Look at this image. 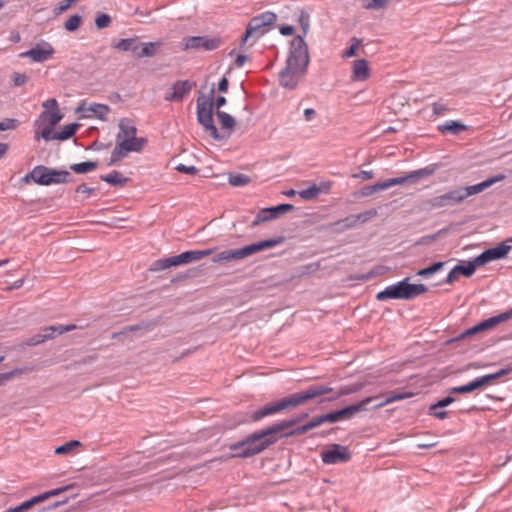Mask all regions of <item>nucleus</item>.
<instances>
[{"label": "nucleus", "mask_w": 512, "mask_h": 512, "mask_svg": "<svg viewBox=\"0 0 512 512\" xmlns=\"http://www.w3.org/2000/svg\"><path fill=\"white\" fill-rule=\"evenodd\" d=\"M389 4V0H365L364 8L368 10L384 9Z\"/></svg>", "instance_id": "41"}, {"label": "nucleus", "mask_w": 512, "mask_h": 512, "mask_svg": "<svg viewBox=\"0 0 512 512\" xmlns=\"http://www.w3.org/2000/svg\"><path fill=\"white\" fill-rule=\"evenodd\" d=\"M247 61H248V57L246 55L239 54V55H237V57L235 59V65L237 67H242Z\"/></svg>", "instance_id": "63"}, {"label": "nucleus", "mask_w": 512, "mask_h": 512, "mask_svg": "<svg viewBox=\"0 0 512 512\" xmlns=\"http://www.w3.org/2000/svg\"><path fill=\"white\" fill-rule=\"evenodd\" d=\"M15 374H19V372L18 371H12V372H9V373H2V374H0V385L4 384L6 381L12 379Z\"/></svg>", "instance_id": "58"}, {"label": "nucleus", "mask_w": 512, "mask_h": 512, "mask_svg": "<svg viewBox=\"0 0 512 512\" xmlns=\"http://www.w3.org/2000/svg\"><path fill=\"white\" fill-rule=\"evenodd\" d=\"M12 80L15 86H22L28 81V77L22 73H14Z\"/></svg>", "instance_id": "49"}, {"label": "nucleus", "mask_w": 512, "mask_h": 512, "mask_svg": "<svg viewBox=\"0 0 512 512\" xmlns=\"http://www.w3.org/2000/svg\"><path fill=\"white\" fill-rule=\"evenodd\" d=\"M466 129L467 127L464 124L453 120L447 121L444 124L438 126V130L443 134H459L460 132L465 131Z\"/></svg>", "instance_id": "30"}, {"label": "nucleus", "mask_w": 512, "mask_h": 512, "mask_svg": "<svg viewBox=\"0 0 512 512\" xmlns=\"http://www.w3.org/2000/svg\"><path fill=\"white\" fill-rule=\"evenodd\" d=\"M511 371H512V368L501 369L500 371H498L496 373L484 375L482 377L476 378L475 380L471 381L470 383H468L466 385L452 388L451 393H459V394L470 393L474 390H477L484 386L490 385L495 379L505 376V375L509 374Z\"/></svg>", "instance_id": "15"}, {"label": "nucleus", "mask_w": 512, "mask_h": 512, "mask_svg": "<svg viewBox=\"0 0 512 512\" xmlns=\"http://www.w3.org/2000/svg\"><path fill=\"white\" fill-rule=\"evenodd\" d=\"M81 446V442L78 440H71L61 446L55 448V454L57 455H69L72 454L76 448Z\"/></svg>", "instance_id": "34"}, {"label": "nucleus", "mask_w": 512, "mask_h": 512, "mask_svg": "<svg viewBox=\"0 0 512 512\" xmlns=\"http://www.w3.org/2000/svg\"><path fill=\"white\" fill-rule=\"evenodd\" d=\"M432 172H433V170H431L429 168L419 169V170L410 172L407 175L402 176V177L390 178L383 182H378L374 185L364 186L361 189L360 194L363 197H369L378 191H383V190L389 189L392 186L402 185L407 182H415L416 180H418L424 176L430 175Z\"/></svg>", "instance_id": "10"}, {"label": "nucleus", "mask_w": 512, "mask_h": 512, "mask_svg": "<svg viewBox=\"0 0 512 512\" xmlns=\"http://www.w3.org/2000/svg\"><path fill=\"white\" fill-rule=\"evenodd\" d=\"M161 46V42H147L139 45V49L136 52V57H152L156 54L158 48Z\"/></svg>", "instance_id": "29"}, {"label": "nucleus", "mask_w": 512, "mask_h": 512, "mask_svg": "<svg viewBox=\"0 0 512 512\" xmlns=\"http://www.w3.org/2000/svg\"><path fill=\"white\" fill-rule=\"evenodd\" d=\"M219 38H208L203 36L187 37L183 40V49H203L206 51L217 49L220 46Z\"/></svg>", "instance_id": "16"}, {"label": "nucleus", "mask_w": 512, "mask_h": 512, "mask_svg": "<svg viewBox=\"0 0 512 512\" xmlns=\"http://www.w3.org/2000/svg\"><path fill=\"white\" fill-rule=\"evenodd\" d=\"M454 398L451 397V396H447L445 397L444 399L438 401L437 403L433 404L432 405V409H440V408H444L450 404H452L454 402Z\"/></svg>", "instance_id": "50"}, {"label": "nucleus", "mask_w": 512, "mask_h": 512, "mask_svg": "<svg viewBox=\"0 0 512 512\" xmlns=\"http://www.w3.org/2000/svg\"><path fill=\"white\" fill-rule=\"evenodd\" d=\"M510 319H512V309H510L506 312H503L497 316H494L487 320L482 321L481 323L475 325L474 327L466 330L462 334V337L474 335L476 333L491 329V328L499 325L500 323L508 321Z\"/></svg>", "instance_id": "17"}, {"label": "nucleus", "mask_w": 512, "mask_h": 512, "mask_svg": "<svg viewBox=\"0 0 512 512\" xmlns=\"http://www.w3.org/2000/svg\"><path fill=\"white\" fill-rule=\"evenodd\" d=\"M217 117L221 127L224 129L232 130L236 125L235 119L226 112L218 111Z\"/></svg>", "instance_id": "38"}, {"label": "nucleus", "mask_w": 512, "mask_h": 512, "mask_svg": "<svg viewBox=\"0 0 512 512\" xmlns=\"http://www.w3.org/2000/svg\"><path fill=\"white\" fill-rule=\"evenodd\" d=\"M427 292V287L424 284H411L409 278H405L396 284L387 286L383 291L376 295L379 301L388 299H413L419 295Z\"/></svg>", "instance_id": "7"}, {"label": "nucleus", "mask_w": 512, "mask_h": 512, "mask_svg": "<svg viewBox=\"0 0 512 512\" xmlns=\"http://www.w3.org/2000/svg\"><path fill=\"white\" fill-rule=\"evenodd\" d=\"M354 177L361 178L362 180H370L374 177L373 171H360L358 174H355Z\"/></svg>", "instance_id": "56"}, {"label": "nucleus", "mask_w": 512, "mask_h": 512, "mask_svg": "<svg viewBox=\"0 0 512 512\" xmlns=\"http://www.w3.org/2000/svg\"><path fill=\"white\" fill-rule=\"evenodd\" d=\"M280 33L284 36H290L294 33V28L292 26L286 25L280 28Z\"/></svg>", "instance_id": "64"}, {"label": "nucleus", "mask_w": 512, "mask_h": 512, "mask_svg": "<svg viewBox=\"0 0 512 512\" xmlns=\"http://www.w3.org/2000/svg\"><path fill=\"white\" fill-rule=\"evenodd\" d=\"M429 414L438 419H445L447 417L446 411H442L440 409H432V405L429 407Z\"/></svg>", "instance_id": "53"}, {"label": "nucleus", "mask_w": 512, "mask_h": 512, "mask_svg": "<svg viewBox=\"0 0 512 512\" xmlns=\"http://www.w3.org/2000/svg\"><path fill=\"white\" fill-rule=\"evenodd\" d=\"M82 23V17L79 15H72L68 18V20L65 22V29L67 31H75L77 30Z\"/></svg>", "instance_id": "42"}, {"label": "nucleus", "mask_w": 512, "mask_h": 512, "mask_svg": "<svg viewBox=\"0 0 512 512\" xmlns=\"http://www.w3.org/2000/svg\"><path fill=\"white\" fill-rule=\"evenodd\" d=\"M214 107V89L210 94L200 95L197 98V120L203 126L204 130L215 140L220 139V135L214 124L213 119Z\"/></svg>", "instance_id": "8"}, {"label": "nucleus", "mask_w": 512, "mask_h": 512, "mask_svg": "<svg viewBox=\"0 0 512 512\" xmlns=\"http://www.w3.org/2000/svg\"><path fill=\"white\" fill-rule=\"evenodd\" d=\"M309 64L307 44L301 36H297L291 43V51L287 59L286 67L280 73V84L289 89L297 86L304 76Z\"/></svg>", "instance_id": "2"}, {"label": "nucleus", "mask_w": 512, "mask_h": 512, "mask_svg": "<svg viewBox=\"0 0 512 512\" xmlns=\"http://www.w3.org/2000/svg\"><path fill=\"white\" fill-rule=\"evenodd\" d=\"M276 19V14L270 11L253 17L250 20L245 35L242 38L243 43H246L250 38H259L264 33V29L272 25Z\"/></svg>", "instance_id": "12"}, {"label": "nucleus", "mask_w": 512, "mask_h": 512, "mask_svg": "<svg viewBox=\"0 0 512 512\" xmlns=\"http://www.w3.org/2000/svg\"><path fill=\"white\" fill-rule=\"evenodd\" d=\"M79 126L80 125L77 123L65 125L59 133L54 135V139L63 141L71 138L76 133Z\"/></svg>", "instance_id": "33"}, {"label": "nucleus", "mask_w": 512, "mask_h": 512, "mask_svg": "<svg viewBox=\"0 0 512 512\" xmlns=\"http://www.w3.org/2000/svg\"><path fill=\"white\" fill-rule=\"evenodd\" d=\"M229 82L226 77H223L220 82L218 83V90L219 92L225 93L228 90Z\"/></svg>", "instance_id": "60"}, {"label": "nucleus", "mask_w": 512, "mask_h": 512, "mask_svg": "<svg viewBox=\"0 0 512 512\" xmlns=\"http://www.w3.org/2000/svg\"><path fill=\"white\" fill-rule=\"evenodd\" d=\"M69 173L66 171H56L45 166H36L31 171V177H34V183L48 186L54 183H65Z\"/></svg>", "instance_id": "13"}, {"label": "nucleus", "mask_w": 512, "mask_h": 512, "mask_svg": "<svg viewBox=\"0 0 512 512\" xmlns=\"http://www.w3.org/2000/svg\"><path fill=\"white\" fill-rule=\"evenodd\" d=\"M77 1L78 0H63L62 2H60L59 6L55 10L56 14H61L64 11L68 10Z\"/></svg>", "instance_id": "48"}, {"label": "nucleus", "mask_w": 512, "mask_h": 512, "mask_svg": "<svg viewBox=\"0 0 512 512\" xmlns=\"http://www.w3.org/2000/svg\"><path fill=\"white\" fill-rule=\"evenodd\" d=\"M350 47L343 53V58H351L357 55L359 47L362 45V41L356 37L351 39Z\"/></svg>", "instance_id": "40"}, {"label": "nucleus", "mask_w": 512, "mask_h": 512, "mask_svg": "<svg viewBox=\"0 0 512 512\" xmlns=\"http://www.w3.org/2000/svg\"><path fill=\"white\" fill-rule=\"evenodd\" d=\"M447 111H448V109L445 106L438 104V103L433 104V114L435 116L443 115Z\"/></svg>", "instance_id": "54"}, {"label": "nucleus", "mask_w": 512, "mask_h": 512, "mask_svg": "<svg viewBox=\"0 0 512 512\" xmlns=\"http://www.w3.org/2000/svg\"><path fill=\"white\" fill-rule=\"evenodd\" d=\"M299 21L303 28L304 34H306L309 28V17L307 15H301Z\"/></svg>", "instance_id": "62"}, {"label": "nucleus", "mask_w": 512, "mask_h": 512, "mask_svg": "<svg viewBox=\"0 0 512 512\" xmlns=\"http://www.w3.org/2000/svg\"><path fill=\"white\" fill-rule=\"evenodd\" d=\"M363 387H364L363 383H354L349 386H343L338 390L337 394L333 398H330L329 400H334V399L340 398L342 396L356 393V392L360 391Z\"/></svg>", "instance_id": "36"}, {"label": "nucleus", "mask_w": 512, "mask_h": 512, "mask_svg": "<svg viewBox=\"0 0 512 512\" xmlns=\"http://www.w3.org/2000/svg\"><path fill=\"white\" fill-rule=\"evenodd\" d=\"M192 88L193 84L188 80L177 81L172 85L171 92L165 94L164 99L170 102H181Z\"/></svg>", "instance_id": "22"}, {"label": "nucleus", "mask_w": 512, "mask_h": 512, "mask_svg": "<svg viewBox=\"0 0 512 512\" xmlns=\"http://www.w3.org/2000/svg\"><path fill=\"white\" fill-rule=\"evenodd\" d=\"M332 187L331 181H322L319 185L313 184L307 189L298 191V195L303 200H312L318 197L320 193H327Z\"/></svg>", "instance_id": "25"}, {"label": "nucleus", "mask_w": 512, "mask_h": 512, "mask_svg": "<svg viewBox=\"0 0 512 512\" xmlns=\"http://www.w3.org/2000/svg\"><path fill=\"white\" fill-rule=\"evenodd\" d=\"M377 399H378V396L367 397V398L361 400L360 402H358L357 404L347 406V407H345L341 410L335 411V412L317 416V417H315L316 424H317V426H320L326 422L334 423L337 421L350 419L358 412L367 411L368 410L367 405Z\"/></svg>", "instance_id": "11"}, {"label": "nucleus", "mask_w": 512, "mask_h": 512, "mask_svg": "<svg viewBox=\"0 0 512 512\" xmlns=\"http://www.w3.org/2000/svg\"><path fill=\"white\" fill-rule=\"evenodd\" d=\"M42 106L44 111L40 114L41 121L48 123L50 126H55L61 121L63 115L55 98L46 100Z\"/></svg>", "instance_id": "19"}, {"label": "nucleus", "mask_w": 512, "mask_h": 512, "mask_svg": "<svg viewBox=\"0 0 512 512\" xmlns=\"http://www.w3.org/2000/svg\"><path fill=\"white\" fill-rule=\"evenodd\" d=\"M294 423L295 421H284L275 424L267 429L253 433L240 442L232 444L230 449L234 451V456L241 458H248L259 454L277 441V433L289 428Z\"/></svg>", "instance_id": "1"}, {"label": "nucleus", "mask_w": 512, "mask_h": 512, "mask_svg": "<svg viewBox=\"0 0 512 512\" xmlns=\"http://www.w3.org/2000/svg\"><path fill=\"white\" fill-rule=\"evenodd\" d=\"M76 192L79 194L91 195L94 192L93 188L88 187L85 184H81L77 187Z\"/></svg>", "instance_id": "55"}, {"label": "nucleus", "mask_w": 512, "mask_h": 512, "mask_svg": "<svg viewBox=\"0 0 512 512\" xmlns=\"http://www.w3.org/2000/svg\"><path fill=\"white\" fill-rule=\"evenodd\" d=\"M318 427L316 424L315 418H313L310 422L307 424L296 428L293 432H291L289 435H300L308 432L309 430H312L314 428Z\"/></svg>", "instance_id": "45"}, {"label": "nucleus", "mask_w": 512, "mask_h": 512, "mask_svg": "<svg viewBox=\"0 0 512 512\" xmlns=\"http://www.w3.org/2000/svg\"><path fill=\"white\" fill-rule=\"evenodd\" d=\"M510 250V245H507L506 243H501L500 245L494 248L487 249L483 253L478 255L476 264H481V266H483L491 261L503 259L508 255Z\"/></svg>", "instance_id": "20"}, {"label": "nucleus", "mask_w": 512, "mask_h": 512, "mask_svg": "<svg viewBox=\"0 0 512 512\" xmlns=\"http://www.w3.org/2000/svg\"><path fill=\"white\" fill-rule=\"evenodd\" d=\"M16 128V120L14 119H6L0 122V132L6 130H12Z\"/></svg>", "instance_id": "51"}, {"label": "nucleus", "mask_w": 512, "mask_h": 512, "mask_svg": "<svg viewBox=\"0 0 512 512\" xmlns=\"http://www.w3.org/2000/svg\"><path fill=\"white\" fill-rule=\"evenodd\" d=\"M293 209L291 204H281L276 207L262 209L256 216L252 226H257L262 222H266L278 217L279 214L288 212Z\"/></svg>", "instance_id": "23"}, {"label": "nucleus", "mask_w": 512, "mask_h": 512, "mask_svg": "<svg viewBox=\"0 0 512 512\" xmlns=\"http://www.w3.org/2000/svg\"><path fill=\"white\" fill-rule=\"evenodd\" d=\"M369 77L370 69L367 60H355L352 64L351 79L353 81H366Z\"/></svg>", "instance_id": "26"}, {"label": "nucleus", "mask_w": 512, "mask_h": 512, "mask_svg": "<svg viewBox=\"0 0 512 512\" xmlns=\"http://www.w3.org/2000/svg\"><path fill=\"white\" fill-rule=\"evenodd\" d=\"M476 263H477V257H475L472 261H469L465 264L456 265L455 267H456L459 275H464L466 277H470L474 274L476 268L481 266V264H476Z\"/></svg>", "instance_id": "31"}, {"label": "nucleus", "mask_w": 512, "mask_h": 512, "mask_svg": "<svg viewBox=\"0 0 512 512\" xmlns=\"http://www.w3.org/2000/svg\"><path fill=\"white\" fill-rule=\"evenodd\" d=\"M374 215H375V212H372V211L367 212L365 214L351 215L343 220L336 222L334 225L339 226L340 229H348V228L354 227L359 222L367 221L370 217H372Z\"/></svg>", "instance_id": "27"}, {"label": "nucleus", "mask_w": 512, "mask_h": 512, "mask_svg": "<svg viewBox=\"0 0 512 512\" xmlns=\"http://www.w3.org/2000/svg\"><path fill=\"white\" fill-rule=\"evenodd\" d=\"M443 265H444L443 262H436L433 265H431L430 267L419 270L417 272V275L423 276V277L431 276L432 274L438 272L443 267Z\"/></svg>", "instance_id": "44"}, {"label": "nucleus", "mask_w": 512, "mask_h": 512, "mask_svg": "<svg viewBox=\"0 0 512 512\" xmlns=\"http://www.w3.org/2000/svg\"><path fill=\"white\" fill-rule=\"evenodd\" d=\"M97 163L92 161L81 162L71 166V169L77 174H84L96 169Z\"/></svg>", "instance_id": "39"}, {"label": "nucleus", "mask_w": 512, "mask_h": 512, "mask_svg": "<svg viewBox=\"0 0 512 512\" xmlns=\"http://www.w3.org/2000/svg\"><path fill=\"white\" fill-rule=\"evenodd\" d=\"M175 169L179 172L190 174V175H194L197 173V168L195 166H186L184 164H179L176 166Z\"/></svg>", "instance_id": "52"}, {"label": "nucleus", "mask_w": 512, "mask_h": 512, "mask_svg": "<svg viewBox=\"0 0 512 512\" xmlns=\"http://www.w3.org/2000/svg\"><path fill=\"white\" fill-rule=\"evenodd\" d=\"M66 490H67V487H65V488H57V489L45 492V493H43L41 495H37V496H35V497H33V498L23 502L19 506H16L14 508H9V509H7L4 512H23V511H26V510L32 508L34 505L39 504V503L49 499L50 497L57 496V495L61 494L62 492L66 491Z\"/></svg>", "instance_id": "21"}, {"label": "nucleus", "mask_w": 512, "mask_h": 512, "mask_svg": "<svg viewBox=\"0 0 512 512\" xmlns=\"http://www.w3.org/2000/svg\"><path fill=\"white\" fill-rule=\"evenodd\" d=\"M52 127L53 126H47L45 128H43V130L41 131V134L40 136L45 139V140H50V139H54V136H52Z\"/></svg>", "instance_id": "57"}, {"label": "nucleus", "mask_w": 512, "mask_h": 512, "mask_svg": "<svg viewBox=\"0 0 512 512\" xmlns=\"http://www.w3.org/2000/svg\"><path fill=\"white\" fill-rule=\"evenodd\" d=\"M505 176L500 174L494 177H491L481 183H478L476 185L464 187V188H457L454 190H451L443 195H439L436 197H433L428 201L429 205L432 208H443L447 206H454L461 202H463L466 198L469 196L478 194L483 192L485 189L489 188L493 184L504 180Z\"/></svg>", "instance_id": "5"}, {"label": "nucleus", "mask_w": 512, "mask_h": 512, "mask_svg": "<svg viewBox=\"0 0 512 512\" xmlns=\"http://www.w3.org/2000/svg\"><path fill=\"white\" fill-rule=\"evenodd\" d=\"M332 391L333 388L324 385L311 386L305 391L292 394L288 397L282 398L276 402L264 406L263 408L255 411L252 414L251 419L253 421H259L266 416L279 413L289 408L297 407L306 403L308 400L314 399Z\"/></svg>", "instance_id": "3"}, {"label": "nucleus", "mask_w": 512, "mask_h": 512, "mask_svg": "<svg viewBox=\"0 0 512 512\" xmlns=\"http://www.w3.org/2000/svg\"><path fill=\"white\" fill-rule=\"evenodd\" d=\"M316 116V111L313 108H307L304 110V119L306 121H312Z\"/></svg>", "instance_id": "61"}, {"label": "nucleus", "mask_w": 512, "mask_h": 512, "mask_svg": "<svg viewBox=\"0 0 512 512\" xmlns=\"http://www.w3.org/2000/svg\"><path fill=\"white\" fill-rule=\"evenodd\" d=\"M54 54V49L49 43L37 45L36 47L20 54L21 57H27L33 62H44L50 59Z\"/></svg>", "instance_id": "24"}, {"label": "nucleus", "mask_w": 512, "mask_h": 512, "mask_svg": "<svg viewBox=\"0 0 512 512\" xmlns=\"http://www.w3.org/2000/svg\"><path fill=\"white\" fill-rule=\"evenodd\" d=\"M52 339V333L50 334H37L29 339L28 344L29 345H38L40 343H43L46 340Z\"/></svg>", "instance_id": "46"}, {"label": "nucleus", "mask_w": 512, "mask_h": 512, "mask_svg": "<svg viewBox=\"0 0 512 512\" xmlns=\"http://www.w3.org/2000/svg\"><path fill=\"white\" fill-rule=\"evenodd\" d=\"M110 22H111V19L107 14H101L96 18L95 25L99 29H103V28H106L107 26H109Z\"/></svg>", "instance_id": "47"}, {"label": "nucleus", "mask_w": 512, "mask_h": 512, "mask_svg": "<svg viewBox=\"0 0 512 512\" xmlns=\"http://www.w3.org/2000/svg\"><path fill=\"white\" fill-rule=\"evenodd\" d=\"M78 328H80V327L75 324H68V325L47 326V327L43 328V331H50V333H52V338H54L55 333L61 335L66 332H70L75 329H78Z\"/></svg>", "instance_id": "37"}, {"label": "nucleus", "mask_w": 512, "mask_h": 512, "mask_svg": "<svg viewBox=\"0 0 512 512\" xmlns=\"http://www.w3.org/2000/svg\"><path fill=\"white\" fill-rule=\"evenodd\" d=\"M414 396L413 392H392L389 393L388 397L384 401H381L380 404H375L374 409L382 408L388 404H391L396 401L408 399Z\"/></svg>", "instance_id": "28"}, {"label": "nucleus", "mask_w": 512, "mask_h": 512, "mask_svg": "<svg viewBox=\"0 0 512 512\" xmlns=\"http://www.w3.org/2000/svg\"><path fill=\"white\" fill-rule=\"evenodd\" d=\"M137 128L129 121H121L116 136V145L111 153V163L123 159L130 152H140L146 145L145 138L136 137Z\"/></svg>", "instance_id": "4"}, {"label": "nucleus", "mask_w": 512, "mask_h": 512, "mask_svg": "<svg viewBox=\"0 0 512 512\" xmlns=\"http://www.w3.org/2000/svg\"><path fill=\"white\" fill-rule=\"evenodd\" d=\"M459 276H460V275H459V273H458V271H457L456 267H454V268L449 272V274H448V276H447V279H446V282H447V283H449V284H451V283H453V282H454V281H455Z\"/></svg>", "instance_id": "59"}, {"label": "nucleus", "mask_w": 512, "mask_h": 512, "mask_svg": "<svg viewBox=\"0 0 512 512\" xmlns=\"http://www.w3.org/2000/svg\"><path fill=\"white\" fill-rule=\"evenodd\" d=\"M280 243V239H268L238 249L225 250L215 255L212 261L221 264L242 260L258 252L273 248Z\"/></svg>", "instance_id": "6"}, {"label": "nucleus", "mask_w": 512, "mask_h": 512, "mask_svg": "<svg viewBox=\"0 0 512 512\" xmlns=\"http://www.w3.org/2000/svg\"><path fill=\"white\" fill-rule=\"evenodd\" d=\"M321 458L325 464L333 465L349 461L351 455L347 447L334 444L329 449L322 452Z\"/></svg>", "instance_id": "18"}, {"label": "nucleus", "mask_w": 512, "mask_h": 512, "mask_svg": "<svg viewBox=\"0 0 512 512\" xmlns=\"http://www.w3.org/2000/svg\"><path fill=\"white\" fill-rule=\"evenodd\" d=\"M75 112L81 119L97 118L100 120H106L110 113V107L105 104L82 101L77 106Z\"/></svg>", "instance_id": "14"}, {"label": "nucleus", "mask_w": 512, "mask_h": 512, "mask_svg": "<svg viewBox=\"0 0 512 512\" xmlns=\"http://www.w3.org/2000/svg\"><path fill=\"white\" fill-rule=\"evenodd\" d=\"M102 180L114 186H123L127 182V178L123 177V175L118 171H113L110 174L103 176Z\"/></svg>", "instance_id": "35"}, {"label": "nucleus", "mask_w": 512, "mask_h": 512, "mask_svg": "<svg viewBox=\"0 0 512 512\" xmlns=\"http://www.w3.org/2000/svg\"><path fill=\"white\" fill-rule=\"evenodd\" d=\"M229 183L235 187L244 186L250 183V178L243 174L232 175L229 177Z\"/></svg>", "instance_id": "43"}, {"label": "nucleus", "mask_w": 512, "mask_h": 512, "mask_svg": "<svg viewBox=\"0 0 512 512\" xmlns=\"http://www.w3.org/2000/svg\"><path fill=\"white\" fill-rule=\"evenodd\" d=\"M115 48L121 51H133L135 54L139 49V44L135 38H127L119 40L115 45Z\"/></svg>", "instance_id": "32"}, {"label": "nucleus", "mask_w": 512, "mask_h": 512, "mask_svg": "<svg viewBox=\"0 0 512 512\" xmlns=\"http://www.w3.org/2000/svg\"><path fill=\"white\" fill-rule=\"evenodd\" d=\"M213 252H214V249L186 251L177 256L158 259V260L154 261L151 265L150 270L154 271V272H158V271L168 269L170 267L199 261V260L211 255Z\"/></svg>", "instance_id": "9"}]
</instances>
